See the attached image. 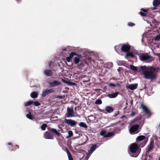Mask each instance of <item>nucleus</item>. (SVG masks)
<instances>
[{"instance_id":"obj_2","label":"nucleus","mask_w":160,"mask_h":160,"mask_svg":"<svg viewBox=\"0 0 160 160\" xmlns=\"http://www.w3.org/2000/svg\"><path fill=\"white\" fill-rule=\"evenodd\" d=\"M141 116L139 115L135 118L132 122V124H132L129 129V132L131 134H137L140 131L141 128H139V126H142L144 123V120H141Z\"/></svg>"},{"instance_id":"obj_47","label":"nucleus","mask_w":160,"mask_h":160,"mask_svg":"<svg viewBox=\"0 0 160 160\" xmlns=\"http://www.w3.org/2000/svg\"><path fill=\"white\" fill-rule=\"evenodd\" d=\"M125 117V115H122V116L121 117H120V118H124Z\"/></svg>"},{"instance_id":"obj_13","label":"nucleus","mask_w":160,"mask_h":160,"mask_svg":"<svg viewBox=\"0 0 160 160\" xmlns=\"http://www.w3.org/2000/svg\"><path fill=\"white\" fill-rule=\"evenodd\" d=\"M54 91L52 88H51L50 89H47L44 91L42 94V97L44 98L46 95L49 94L50 93L54 92Z\"/></svg>"},{"instance_id":"obj_51","label":"nucleus","mask_w":160,"mask_h":160,"mask_svg":"<svg viewBox=\"0 0 160 160\" xmlns=\"http://www.w3.org/2000/svg\"><path fill=\"white\" fill-rule=\"evenodd\" d=\"M149 157H150V158H152V156H151V155H149Z\"/></svg>"},{"instance_id":"obj_50","label":"nucleus","mask_w":160,"mask_h":160,"mask_svg":"<svg viewBox=\"0 0 160 160\" xmlns=\"http://www.w3.org/2000/svg\"><path fill=\"white\" fill-rule=\"evenodd\" d=\"M16 147H18V148H19V146H18V145H16Z\"/></svg>"},{"instance_id":"obj_34","label":"nucleus","mask_w":160,"mask_h":160,"mask_svg":"<svg viewBox=\"0 0 160 160\" xmlns=\"http://www.w3.org/2000/svg\"><path fill=\"white\" fill-rule=\"evenodd\" d=\"M140 14L143 17H146L147 15V13H146L144 12H142L141 11L139 12Z\"/></svg>"},{"instance_id":"obj_23","label":"nucleus","mask_w":160,"mask_h":160,"mask_svg":"<svg viewBox=\"0 0 160 160\" xmlns=\"http://www.w3.org/2000/svg\"><path fill=\"white\" fill-rule=\"evenodd\" d=\"M128 57H130L132 58H134L135 57L134 55L132 52L128 51L126 52V55L125 56V58Z\"/></svg>"},{"instance_id":"obj_11","label":"nucleus","mask_w":160,"mask_h":160,"mask_svg":"<svg viewBox=\"0 0 160 160\" xmlns=\"http://www.w3.org/2000/svg\"><path fill=\"white\" fill-rule=\"evenodd\" d=\"M141 108H142L143 112L147 115L150 116L151 115V113L149 109L143 104L141 105Z\"/></svg>"},{"instance_id":"obj_43","label":"nucleus","mask_w":160,"mask_h":160,"mask_svg":"<svg viewBox=\"0 0 160 160\" xmlns=\"http://www.w3.org/2000/svg\"><path fill=\"white\" fill-rule=\"evenodd\" d=\"M135 114V112H132L130 114V116L131 117H133L134 116Z\"/></svg>"},{"instance_id":"obj_41","label":"nucleus","mask_w":160,"mask_h":160,"mask_svg":"<svg viewBox=\"0 0 160 160\" xmlns=\"http://www.w3.org/2000/svg\"><path fill=\"white\" fill-rule=\"evenodd\" d=\"M109 85L110 87L112 86L113 87H115L116 86V84L112 83H109Z\"/></svg>"},{"instance_id":"obj_15","label":"nucleus","mask_w":160,"mask_h":160,"mask_svg":"<svg viewBox=\"0 0 160 160\" xmlns=\"http://www.w3.org/2000/svg\"><path fill=\"white\" fill-rule=\"evenodd\" d=\"M61 82L57 81L55 80L48 83V86L49 87H52L60 85Z\"/></svg>"},{"instance_id":"obj_36","label":"nucleus","mask_w":160,"mask_h":160,"mask_svg":"<svg viewBox=\"0 0 160 160\" xmlns=\"http://www.w3.org/2000/svg\"><path fill=\"white\" fill-rule=\"evenodd\" d=\"M27 117L29 119L32 120L33 119V117L32 115L30 113L29 114H28L26 115Z\"/></svg>"},{"instance_id":"obj_12","label":"nucleus","mask_w":160,"mask_h":160,"mask_svg":"<svg viewBox=\"0 0 160 160\" xmlns=\"http://www.w3.org/2000/svg\"><path fill=\"white\" fill-rule=\"evenodd\" d=\"M141 108H142L143 112L147 115L150 116L151 115V113L149 109L143 104L141 105Z\"/></svg>"},{"instance_id":"obj_24","label":"nucleus","mask_w":160,"mask_h":160,"mask_svg":"<svg viewBox=\"0 0 160 160\" xmlns=\"http://www.w3.org/2000/svg\"><path fill=\"white\" fill-rule=\"evenodd\" d=\"M62 82L65 83H66L69 85H76V83L74 82H71L70 81H66L63 79H62Z\"/></svg>"},{"instance_id":"obj_14","label":"nucleus","mask_w":160,"mask_h":160,"mask_svg":"<svg viewBox=\"0 0 160 160\" xmlns=\"http://www.w3.org/2000/svg\"><path fill=\"white\" fill-rule=\"evenodd\" d=\"M73 114L74 112L73 109L70 108L69 107L68 108L66 117L68 118L72 117L74 116Z\"/></svg>"},{"instance_id":"obj_7","label":"nucleus","mask_w":160,"mask_h":160,"mask_svg":"<svg viewBox=\"0 0 160 160\" xmlns=\"http://www.w3.org/2000/svg\"><path fill=\"white\" fill-rule=\"evenodd\" d=\"M138 56L140 59L142 61L148 60L152 58L147 53H141L138 55Z\"/></svg>"},{"instance_id":"obj_33","label":"nucleus","mask_w":160,"mask_h":160,"mask_svg":"<svg viewBox=\"0 0 160 160\" xmlns=\"http://www.w3.org/2000/svg\"><path fill=\"white\" fill-rule=\"evenodd\" d=\"M47 126L46 124H43L41 126V128L42 130H45Z\"/></svg>"},{"instance_id":"obj_6","label":"nucleus","mask_w":160,"mask_h":160,"mask_svg":"<svg viewBox=\"0 0 160 160\" xmlns=\"http://www.w3.org/2000/svg\"><path fill=\"white\" fill-rule=\"evenodd\" d=\"M121 50L122 52H127L129 51L131 48V46L128 43L122 44H121Z\"/></svg>"},{"instance_id":"obj_5","label":"nucleus","mask_w":160,"mask_h":160,"mask_svg":"<svg viewBox=\"0 0 160 160\" xmlns=\"http://www.w3.org/2000/svg\"><path fill=\"white\" fill-rule=\"evenodd\" d=\"M148 138L143 135H140L137 137L136 139V143L141 148H142L146 144Z\"/></svg>"},{"instance_id":"obj_40","label":"nucleus","mask_w":160,"mask_h":160,"mask_svg":"<svg viewBox=\"0 0 160 160\" xmlns=\"http://www.w3.org/2000/svg\"><path fill=\"white\" fill-rule=\"evenodd\" d=\"M128 25L129 26H133L135 25V24L133 22H130L128 23Z\"/></svg>"},{"instance_id":"obj_54","label":"nucleus","mask_w":160,"mask_h":160,"mask_svg":"<svg viewBox=\"0 0 160 160\" xmlns=\"http://www.w3.org/2000/svg\"><path fill=\"white\" fill-rule=\"evenodd\" d=\"M14 148H15V147H14V148H13L14 149Z\"/></svg>"},{"instance_id":"obj_38","label":"nucleus","mask_w":160,"mask_h":160,"mask_svg":"<svg viewBox=\"0 0 160 160\" xmlns=\"http://www.w3.org/2000/svg\"><path fill=\"white\" fill-rule=\"evenodd\" d=\"M154 40L156 41H158L160 40V34L157 35L154 38Z\"/></svg>"},{"instance_id":"obj_1","label":"nucleus","mask_w":160,"mask_h":160,"mask_svg":"<svg viewBox=\"0 0 160 160\" xmlns=\"http://www.w3.org/2000/svg\"><path fill=\"white\" fill-rule=\"evenodd\" d=\"M140 68L145 79L153 80L156 78L158 71L155 68L150 67L148 68L146 66H141Z\"/></svg>"},{"instance_id":"obj_48","label":"nucleus","mask_w":160,"mask_h":160,"mask_svg":"<svg viewBox=\"0 0 160 160\" xmlns=\"http://www.w3.org/2000/svg\"><path fill=\"white\" fill-rule=\"evenodd\" d=\"M117 85H118V86H120L121 85L119 83H117V84H116V86Z\"/></svg>"},{"instance_id":"obj_8","label":"nucleus","mask_w":160,"mask_h":160,"mask_svg":"<svg viewBox=\"0 0 160 160\" xmlns=\"http://www.w3.org/2000/svg\"><path fill=\"white\" fill-rule=\"evenodd\" d=\"M64 122L65 123L67 124L68 125L72 127H74L77 123V121L71 119H65Z\"/></svg>"},{"instance_id":"obj_53","label":"nucleus","mask_w":160,"mask_h":160,"mask_svg":"<svg viewBox=\"0 0 160 160\" xmlns=\"http://www.w3.org/2000/svg\"><path fill=\"white\" fill-rule=\"evenodd\" d=\"M159 13H160V10H159Z\"/></svg>"},{"instance_id":"obj_30","label":"nucleus","mask_w":160,"mask_h":160,"mask_svg":"<svg viewBox=\"0 0 160 160\" xmlns=\"http://www.w3.org/2000/svg\"><path fill=\"white\" fill-rule=\"evenodd\" d=\"M80 60L78 57H76L74 58V62L75 64L78 63L80 61Z\"/></svg>"},{"instance_id":"obj_27","label":"nucleus","mask_w":160,"mask_h":160,"mask_svg":"<svg viewBox=\"0 0 160 160\" xmlns=\"http://www.w3.org/2000/svg\"><path fill=\"white\" fill-rule=\"evenodd\" d=\"M79 126L81 127L87 129L88 128L87 125L84 122H81L79 123Z\"/></svg>"},{"instance_id":"obj_19","label":"nucleus","mask_w":160,"mask_h":160,"mask_svg":"<svg viewBox=\"0 0 160 160\" xmlns=\"http://www.w3.org/2000/svg\"><path fill=\"white\" fill-rule=\"evenodd\" d=\"M118 94L119 93L118 92H116L115 93H113L108 94L107 96L109 98H116Z\"/></svg>"},{"instance_id":"obj_52","label":"nucleus","mask_w":160,"mask_h":160,"mask_svg":"<svg viewBox=\"0 0 160 160\" xmlns=\"http://www.w3.org/2000/svg\"><path fill=\"white\" fill-rule=\"evenodd\" d=\"M158 160H160V158H159Z\"/></svg>"},{"instance_id":"obj_10","label":"nucleus","mask_w":160,"mask_h":160,"mask_svg":"<svg viewBox=\"0 0 160 160\" xmlns=\"http://www.w3.org/2000/svg\"><path fill=\"white\" fill-rule=\"evenodd\" d=\"M154 148V142L153 140L151 141L148 146V148L146 152V156H147L150 152H151Z\"/></svg>"},{"instance_id":"obj_28","label":"nucleus","mask_w":160,"mask_h":160,"mask_svg":"<svg viewBox=\"0 0 160 160\" xmlns=\"http://www.w3.org/2000/svg\"><path fill=\"white\" fill-rule=\"evenodd\" d=\"M33 103V102L32 101H29L26 102H25L24 104L25 106L27 107L29 106L32 105Z\"/></svg>"},{"instance_id":"obj_39","label":"nucleus","mask_w":160,"mask_h":160,"mask_svg":"<svg viewBox=\"0 0 160 160\" xmlns=\"http://www.w3.org/2000/svg\"><path fill=\"white\" fill-rule=\"evenodd\" d=\"M8 145L11 146V148H10V149L11 151H13L14 150H15V149H14L13 148H12V144L11 142H9L8 143Z\"/></svg>"},{"instance_id":"obj_20","label":"nucleus","mask_w":160,"mask_h":160,"mask_svg":"<svg viewBox=\"0 0 160 160\" xmlns=\"http://www.w3.org/2000/svg\"><path fill=\"white\" fill-rule=\"evenodd\" d=\"M44 74L47 76H51L53 74V72L50 70H46L44 71Z\"/></svg>"},{"instance_id":"obj_37","label":"nucleus","mask_w":160,"mask_h":160,"mask_svg":"<svg viewBox=\"0 0 160 160\" xmlns=\"http://www.w3.org/2000/svg\"><path fill=\"white\" fill-rule=\"evenodd\" d=\"M33 104L35 106H38L40 105V103L38 101H35L34 102H33Z\"/></svg>"},{"instance_id":"obj_9","label":"nucleus","mask_w":160,"mask_h":160,"mask_svg":"<svg viewBox=\"0 0 160 160\" xmlns=\"http://www.w3.org/2000/svg\"><path fill=\"white\" fill-rule=\"evenodd\" d=\"M106 132L105 130H102L100 133V134L104 137V138H108L111 137L114 135V133L113 132H108L107 134H106Z\"/></svg>"},{"instance_id":"obj_26","label":"nucleus","mask_w":160,"mask_h":160,"mask_svg":"<svg viewBox=\"0 0 160 160\" xmlns=\"http://www.w3.org/2000/svg\"><path fill=\"white\" fill-rule=\"evenodd\" d=\"M30 95L32 98H35L38 97V93L37 92H33L31 93Z\"/></svg>"},{"instance_id":"obj_45","label":"nucleus","mask_w":160,"mask_h":160,"mask_svg":"<svg viewBox=\"0 0 160 160\" xmlns=\"http://www.w3.org/2000/svg\"><path fill=\"white\" fill-rule=\"evenodd\" d=\"M75 56H76L77 57H81V55L80 54H78L76 53V55H75Z\"/></svg>"},{"instance_id":"obj_31","label":"nucleus","mask_w":160,"mask_h":160,"mask_svg":"<svg viewBox=\"0 0 160 160\" xmlns=\"http://www.w3.org/2000/svg\"><path fill=\"white\" fill-rule=\"evenodd\" d=\"M130 67L132 70L134 71L135 72L137 71L138 70V69L137 67L134 66L133 65H130Z\"/></svg>"},{"instance_id":"obj_21","label":"nucleus","mask_w":160,"mask_h":160,"mask_svg":"<svg viewBox=\"0 0 160 160\" xmlns=\"http://www.w3.org/2000/svg\"><path fill=\"white\" fill-rule=\"evenodd\" d=\"M138 84H132L130 85H129L128 86V88L131 90H134L137 88L138 87Z\"/></svg>"},{"instance_id":"obj_18","label":"nucleus","mask_w":160,"mask_h":160,"mask_svg":"<svg viewBox=\"0 0 160 160\" xmlns=\"http://www.w3.org/2000/svg\"><path fill=\"white\" fill-rule=\"evenodd\" d=\"M153 5L155 7L153 9L154 10L156 9L155 7L160 6V0H154L153 2Z\"/></svg>"},{"instance_id":"obj_22","label":"nucleus","mask_w":160,"mask_h":160,"mask_svg":"<svg viewBox=\"0 0 160 160\" xmlns=\"http://www.w3.org/2000/svg\"><path fill=\"white\" fill-rule=\"evenodd\" d=\"M65 151H66L68 155L69 160H73V158L68 148H66L65 149Z\"/></svg>"},{"instance_id":"obj_3","label":"nucleus","mask_w":160,"mask_h":160,"mask_svg":"<svg viewBox=\"0 0 160 160\" xmlns=\"http://www.w3.org/2000/svg\"><path fill=\"white\" fill-rule=\"evenodd\" d=\"M129 149L130 155L134 157H138L141 150L140 147L136 143H133L130 145Z\"/></svg>"},{"instance_id":"obj_16","label":"nucleus","mask_w":160,"mask_h":160,"mask_svg":"<svg viewBox=\"0 0 160 160\" xmlns=\"http://www.w3.org/2000/svg\"><path fill=\"white\" fill-rule=\"evenodd\" d=\"M92 146L90 148L89 150H88L89 154H91L97 148V146L96 144H91Z\"/></svg>"},{"instance_id":"obj_35","label":"nucleus","mask_w":160,"mask_h":160,"mask_svg":"<svg viewBox=\"0 0 160 160\" xmlns=\"http://www.w3.org/2000/svg\"><path fill=\"white\" fill-rule=\"evenodd\" d=\"M102 103V101L101 99H98L95 102V104H101Z\"/></svg>"},{"instance_id":"obj_42","label":"nucleus","mask_w":160,"mask_h":160,"mask_svg":"<svg viewBox=\"0 0 160 160\" xmlns=\"http://www.w3.org/2000/svg\"><path fill=\"white\" fill-rule=\"evenodd\" d=\"M141 11L143 12H146V13H147L148 11L146 9H144L143 8H142L141 9Z\"/></svg>"},{"instance_id":"obj_25","label":"nucleus","mask_w":160,"mask_h":160,"mask_svg":"<svg viewBox=\"0 0 160 160\" xmlns=\"http://www.w3.org/2000/svg\"><path fill=\"white\" fill-rule=\"evenodd\" d=\"M105 110L108 113H111L113 111V108L111 106H108L106 107Z\"/></svg>"},{"instance_id":"obj_29","label":"nucleus","mask_w":160,"mask_h":160,"mask_svg":"<svg viewBox=\"0 0 160 160\" xmlns=\"http://www.w3.org/2000/svg\"><path fill=\"white\" fill-rule=\"evenodd\" d=\"M121 44H120L114 47V49L117 52H118L121 49Z\"/></svg>"},{"instance_id":"obj_4","label":"nucleus","mask_w":160,"mask_h":160,"mask_svg":"<svg viewBox=\"0 0 160 160\" xmlns=\"http://www.w3.org/2000/svg\"><path fill=\"white\" fill-rule=\"evenodd\" d=\"M48 131L45 132L44 134V137L46 139H54L53 133L59 137L61 134L55 128H49Z\"/></svg>"},{"instance_id":"obj_49","label":"nucleus","mask_w":160,"mask_h":160,"mask_svg":"<svg viewBox=\"0 0 160 160\" xmlns=\"http://www.w3.org/2000/svg\"><path fill=\"white\" fill-rule=\"evenodd\" d=\"M51 63H52V62H49V65L50 66L51 65Z\"/></svg>"},{"instance_id":"obj_17","label":"nucleus","mask_w":160,"mask_h":160,"mask_svg":"<svg viewBox=\"0 0 160 160\" xmlns=\"http://www.w3.org/2000/svg\"><path fill=\"white\" fill-rule=\"evenodd\" d=\"M76 55V53L75 52H72L69 54V56L67 57L66 58V60L68 62H70L71 59L73 58V56Z\"/></svg>"},{"instance_id":"obj_46","label":"nucleus","mask_w":160,"mask_h":160,"mask_svg":"<svg viewBox=\"0 0 160 160\" xmlns=\"http://www.w3.org/2000/svg\"><path fill=\"white\" fill-rule=\"evenodd\" d=\"M119 113V112L118 111V113L117 114H114V115H113V116H114V117H116L117 116L118 114Z\"/></svg>"},{"instance_id":"obj_44","label":"nucleus","mask_w":160,"mask_h":160,"mask_svg":"<svg viewBox=\"0 0 160 160\" xmlns=\"http://www.w3.org/2000/svg\"><path fill=\"white\" fill-rule=\"evenodd\" d=\"M123 102H120L119 104H118V105L119 106H122V105H123Z\"/></svg>"},{"instance_id":"obj_32","label":"nucleus","mask_w":160,"mask_h":160,"mask_svg":"<svg viewBox=\"0 0 160 160\" xmlns=\"http://www.w3.org/2000/svg\"><path fill=\"white\" fill-rule=\"evenodd\" d=\"M68 136H67L66 137V138H68L70 137H72L73 135V133L72 132V131H69L68 132Z\"/></svg>"}]
</instances>
